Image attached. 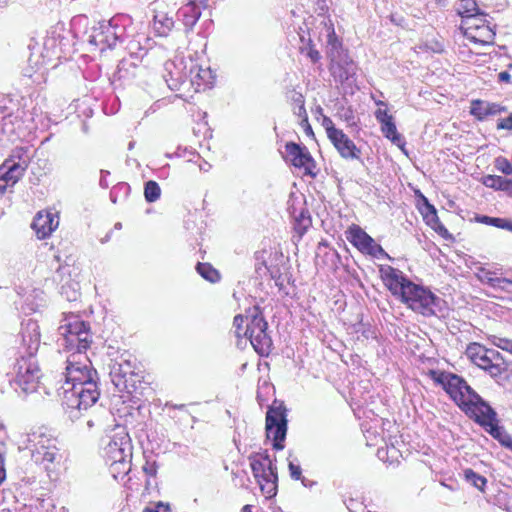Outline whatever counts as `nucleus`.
I'll use <instances>...</instances> for the list:
<instances>
[{
  "instance_id": "46",
  "label": "nucleus",
  "mask_w": 512,
  "mask_h": 512,
  "mask_svg": "<svg viewBox=\"0 0 512 512\" xmlns=\"http://www.w3.org/2000/svg\"><path fill=\"white\" fill-rule=\"evenodd\" d=\"M422 214L426 223L431 226L434 222H438L439 218L437 215L436 208L428 202L426 198H424V207L422 210Z\"/></svg>"
},
{
  "instance_id": "14",
  "label": "nucleus",
  "mask_w": 512,
  "mask_h": 512,
  "mask_svg": "<svg viewBox=\"0 0 512 512\" xmlns=\"http://www.w3.org/2000/svg\"><path fill=\"white\" fill-rule=\"evenodd\" d=\"M471 419L483 427L486 432L503 445L504 442L510 439V436L505 432L503 427L498 425L497 413L490 405L484 407L483 410Z\"/></svg>"
},
{
  "instance_id": "37",
  "label": "nucleus",
  "mask_w": 512,
  "mask_h": 512,
  "mask_svg": "<svg viewBox=\"0 0 512 512\" xmlns=\"http://www.w3.org/2000/svg\"><path fill=\"white\" fill-rule=\"evenodd\" d=\"M197 273L210 283H217L221 279V275L210 263L198 262L196 265Z\"/></svg>"
},
{
  "instance_id": "9",
  "label": "nucleus",
  "mask_w": 512,
  "mask_h": 512,
  "mask_svg": "<svg viewBox=\"0 0 512 512\" xmlns=\"http://www.w3.org/2000/svg\"><path fill=\"white\" fill-rule=\"evenodd\" d=\"M287 422L285 406L274 401L266 413V435L268 439H272V446L277 451L284 449Z\"/></svg>"
},
{
  "instance_id": "31",
  "label": "nucleus",
  "mask_w": 512,
  "mask_h": 512,
  "mask_svg": "<svg viewBox=\"0 0 512 512\" xmlns=\"http://www.w3.org/2000/svg\"><path fill=\"white\" fill-rule=\"evenodd\" d=\"M124 437L130 439L129 434L126 432L124 427H116L113 430V434L108 436L109 441L104 446V455L110 454V450L120 451L124 447Z\"/></svg>"
},
{
  "instance_id": "47",
  "label": "nucleus",
  "mask_w": 512,
  "mask_h": 512,
  "mask_svg": "<svg viewBox=\"0 0 512 512\" xmlns=\"http://www.w3.org/2000/svg\"><path fill=\"white\" fill-rule=\"evenodd\" d=\"M488 339L493 346L512 354V339L496 335H491Z\"/></svg>"
},
{
  "instance_id": "45",
  "label": "nucleus",
  "mask_w": 512,
  "mask_h": 512,
  "mask_svg": "<svg viewBox=\"0 0 512 512\" xmlns=\"http://www.w3.org/2000/svg\"><path fill=\"white\" fill-rule=\"evenodd\" d=\"M271 252L267 251L265 249L256 251L254 258H255V270L258 274L264 273L266 270V267L269 265L267 264V255L271 256Z\"/></svg>"
},
{
  "instance_id": "64",
  "label": "nucleus",
  "mask_w": 512,
  "mask_h": 512,
  "mask_svg": "<svg viewBox=\"0 0 512 512\" xmlns=\"http://www.w3.org/2000/svg\"><path fill=\"white\" fill-rule=\"evenodd\" d=\"M495 218L496 217H490V216L483 215V216L477 217V221L480 223L486 224V225L493 226L494 222H495Z\"/></svg>"
},
{
  "instance_id": "36",
  "label": "nucleus",
  "mask_w": 512,
  "mask_h": 512,
  "mask_svg": "<svg viewBox=\"0 0 512 512\" xmlns=\"http://www.w3.org/2000/svg\"><path fill=\"white\" fill-rule=\"evenodd\" d=\"M30 148L16 147L12 150V154L7 160H13L15 166H21L22 172H25L30 162Z\"/></svg>"
},
{
  "instance_id": "52",
  "label": "nucleus",
  "mask_w": 512,
  "mask_h": 512,
  "mask_svg": "<svg viewBox=\"0 0 512 512\" xmlns=\"http://www.w3.org/2000/svg\"><path fill=\"white\" fill-rule=\"evenodd\" d=\"M496 168L505 175H512V164L506 158H497Z\"/></svg>"
},
{
  "instance_id": "27",
  "label": "nucleus",
  "mask_w": 512,
  "mask_h": 512,
  "mask_svg": "<svg viewBox=\"0 0 512 512\" xmlns=\"http://www.w3.org/2000/svg\"><path fill=\"white\" fill-rule=\"evenodd\" d=\"M479 280L493 289H499L508 293H512V280L508 278H500L495 276V272L481 270Z\"/></svg>"
},
{
  "instance_id": "21",
  "label": "nucleus",
  "mask_w": 512,
  "mask_h": 512,
  "mask_svg": "<svg viewBox=\"0 0 512 512\" xmlns=\"http://www.w3.org/2000/svg\"><path fill=\"white\" fill-rule=\"evenodd\" d=\"M505 111V106L480 99L473 100L470 106V114L479 121H484L489 116H495Z\"/></svg>"
},
{
  "instance_id": "50",
  "label": "nucleus",
  "mask_w": 512,
  "mask_h": 512,
  "mask_svg": "<svg viewBox=\"0 0 512 512\" xmlns=\"http://www.w3.org/2000/svg\"><path fill=\"white\" fill-rule=\"evenodd\" d=\"M489 375L493 378L500 377L502 373L506 370L503 366V363H488L487 366L483 368Z\"/></svg>"
},
{
  "instance_id": "11",
  "label": "nucleus",
  "mask_w": 512,
  "mask_h": 512,
  "mask_svg": "<svg viewBox=\"0 0 512 512\" xmlns=\"http://www.w3.org/2000/svg\"><path fill=\"white\" fill-rule=\"evenodd\" d=\"M194 67V59L179 57L173 61H167L164 65L163 78L168 87L177 91L182 87H188L189 71Z\"/></svg>"
},
{
  "instance_id": "63",
  "label": "nucleus",
  "mask_w": 512,
  "mask_h": 512,
  "mask_svg": "<svg viewBox=\"0 0 512 512\" xmlns=\"http://www.w3.org/2000/svg\"><path fill=\"white\" fill-rule=\"evenodd\" d=\"M88 429H92L95 426H101L102 420L100 417L89 418L86 422Z\"/></svg>"
},
{
  "instance_id": "19",
  "label": "nucleus",
  "mask_w": 512,
  "mask_h": 512,
  "mask_svg": "<svg viewBox=\"0 0 512 512\" xmlns=\"http://www.w3.org/2000/svg\"><path fill=\"white\" fill-rule=\"evenodd\" d=\"M329 140L342 158L347 160L360 158V149L342 130L338 131Z\"/></svg>"
},
{
  "instance_id": "24",
  "label": "nucleus",
  "mask_w": 512,
  "mask_h": 512,
  "mask_svg": "<svg viewBox=\"0 0 512 512\" xmlns=\"http://www.w3.org/2000/svg\"><path fill=\"white\" fill-rule=\"evenodd\" d=\"M474 30V33L473 27H468L466 30L465 35L469 40L482 45L493 44L496 34L488 24L476 25Z\"/></svg>"
},
{
  "instance_id": "41",
  "label": "nucleus",
  "mask_w": 512,
  "mask_h": 512,
  "mask_svg": "<svg viewBox=\"0 0 512 512\" xmlns=\"http://www.w3.org/2000/svg\"><path fill=\"white\" fill-rule=\"evenodd\" d=\"M463 475H464V479L470 483L471 485H473L475 488L479 489L480 491H484V487L487 483V479L476 473L474 470H472L471 468H467L463 471Z\"/></svg>"
},
{
  "instance_id": "12",
  "label": "nucleus",
  "mask_w": 512,
  "mask_h": 512,
  "mask_svg": "<svg viewBox=\"0 0 512 512\" xmlns=\"http://www.w3.org/2000/svg\"><path fill=\"white\" fill-rule=\"evenodd\" d=\"M109 368V376L116 389L119 392L125 391L132 394L136 389L134 378L138 377V374L134 371L133 363L129 359L121 357L120 360L112 361Z\"/></svg>"
},
{
  "instance_id": "58",
  "label": "nucleus",
  "mask_w": 512,
  "mask_h": 512,
  "mask_svg": "<svg viewBox=\"0 0 512 512\" xmlns=\"http://www.w3.org/2000/svg\"><path fill=\"white\" fill-rule=\"evenodd\" d=\"M245 319L242 315H236L233 320V327L235 329V333L237 337L241 336V331L243 330Z\"/></svg>"
},
{
  "instance_id": "20",
  "label": "nucleus",
  "mask_w": 512,
  "mask_h": 512,
  "mask_svg": "<svg viewBox=\"0 0 512 512\" xmlns=\"http://www.w3.org/2000/svg\"><path fill=\"white\" fill-rule=\"evenodd\" d=\"M23 175L21 166H15L13 160H5L0 166V197L8 187H13Z\"/></svg>"
},
{
  "instance_id": "23",
  "label": "nucleus",
  "mask_w": 512,
  "mask_h": 512,
  "mask_svg": "<svg viewBox=\"0 0 512 512\" xmlns=\"http://www.w3.org/2000/svg\"><path fill=\"white\" fill-rule=\"evenodd\" d=\"M201 14V8L199 5H196V0H191L186 5L182 6L177 12V16L179 20L182 21L186 31L193 29L201 17Z\"/></svg>"
},
{
  "instance_id": "13",
  "label": "nucleus",
  "mask_w": 512,
  "mask_h": 512,
  "mask_svg": "<svg viewBox=\"0 0 512 512\" xmlns=\"http://www.w3.org/2000/svg\"><path fill=\"white\" fill-rule=\"evenodd\" d=\"M348 233L349 236H347V239L362 253L377 259L389 258L382 246L376 243L375 240L359 226L353 225L349 228Z\"/></svg>"
},
{
  "instance_id": "57",
  "label": "nucleus",
  "mask_w": 512,
  "mask_h": 512,
  "mask_svg": "<svg viewBox=\"0 0 512 512\" xmlns=\"http://www.w3.org/2000/svg\"><path fill=\"white\" fill-rule=\"evenodd\" d=\"M288 468L292 479L300 480L302 478V469L299 465L289 462Z\"/></svg>"
},
{
  "instance_id": "43",
  "label": "nucleus",
  "mask_w": 512,
  "mask_h": 512,
  "mask_svg": "<svg viewBox=\"0 0 512 512\" xmlns=\"http://www.w3.org/2000/svg\"><path fill=\"white\" fill-rule=\"evenodd\" d=\"M342 62L346 64V67H344L341 62L336 63L338 66V71H333V75L337 81L340 83H344L349 80V78L353 75V68L349 66V63L346 61V59H343Z\"/></svg>"
},
{
  "instance_id": "34",
  "label": "nucleus",
  "mask_w": 512,
  "mask_h": 512,
  "mask_svg": "<svg viewBox=\"0 0 512 512\" xmlns=\"http://www.w3.org/2000/svg\"><path fill=\"white\" fill-rule=\"evenodd\" d=\"M174 26V20L166 13H157L154 16L153 27L159 36H167Z\"/></svg>"
},
{
  "instance_id": "22",
  "label": "nucleus",
  "mask_w": 512,
  "mask_h": 512,
  "mask_svg": "<svg viewBox=\"0 0 512 512\" xmlns=\"http://www.w3.org/2000/svg\"><path fill=\"white\" fill-rule=\"evenodd\" d=\"M189 71L188 87H193L196 91L200 90L202 86H210L213 84V73L210 68H202L194 60V67Z\"/></svg>"
},
{
  "instance_id": "30",
  "label": "nucleus",
  "mask_w": 512,
  "mask_h": 512,
  "mask_svg": "<svg viewBox=\"0 0 512 512\" xmlns=\"http://www.w3.org/2000/svg\"><path fill=\"white\" fill-rule=\"evenodd\" d=\"M328 40H327V54L330 58L331 62L339 63L342 62L344 58H346V54H344V50L342 48L341 41L337 38L334 28L330 27L328 31Z\"/></svg>"
},
{
  "instance_id": "49",
  "label": "nucleus",
  "mask_w": 512,
  "mask_h": 512,
  "mask_svg": "<svg viewBox=\"0 0 512 512\" xmlns=\"http://www.w3.org/2000/svg\"><path fill=\"white\" fill-rule=\"evenodd\" d=\"M321 125L325 129L328 139L333 137L338 131L341 130L336 128L331 118L326 115H322Z\"/></svg>"
},
{
  "instance_id": "53",
  "label": "nucleus",
  "mask_w": 512,
  "mask_h": 512,
  "mask_svg": "<svg viewBox=\"0 0 512 512\" xmlns=\"http://www.w3.org/2000/svg\"><path fill=\"white\" fill-rule=\"evenodd\" d=\"M311 224V219L309 216H305L303 213H301L300 218L297 219V224L295 229L300 233H304L306 229Z\"/></svg>"
},
{
  "instance_id": "10",
  "label": "nucleus",
  "mask_w": 512,
  "mask_h": 512,
  "mask_svg": "<svg viewBox=\"0 0 512 512\" xmlns=\"http://www.w3.org/2000/svg\"><path fill=\"white\" fill-rule=\"evenodd\" d=\"M16 342L18 343V357L25 355L26 357L36 358L41 344V333L38 322L31 318L23 319Z\"/></svg>"
},
{
  "instance_id": "6",
  "label": "nucleus",
  "mask_w": 512,
  "mask_h": 512,
  "mask_svg": "<svg viewBox=\"0 0 512 512\" xmlns=\"http://www.w3.org/2000/svg\"><path fill=\"white\" fill-rule=\"evenodd\" d=\"M62 336L58 340L59 346L72 353H84L90 347L92 335L90 326L78 316H71L59 327Z\"/></svg>"
},
{
  "instance_id": "54",
  "label": "nucleus",
  "mask_w": 512,
  "mask_h": 512,
  "mask_svg": "<svg viewBox=\"0 0 512 512\" xmlns=\"http://www.w3.org/2000/svg\"><path fill=\"white\" fill-rule=\"evenodd\" d=\"M493 227H497L512 232V221L506 218L496 217Z\"/></svg>"
},
{
  "instance_id": "40",
  "label": "nucleus",
  "mask_w": 512,
  "mask_h": 512,
  "mask_svg": "<svg viewBox=\"0 0 512 512\" xmlns=\"http://www.w3.org/2000/svg\"><path fill=\"white\" fill-rule=\"evenodd\" d=\"M64 40V37L48 36L43 43L44 49L47 53L51 52L52 55L60 58L62 56V45Z\"/></svg>"
},
{
  "instance_id": "35",
  "label": "nucleus",
  "mask_w": 512,
  "mask_h": 512,
  "mask_svg": "<svg viewBox=\"0 0 512 512\" xmlns=\"http://www.w3.org/2000/svg\"><path fill=\"white\" fill-rule=\"evenodd\" d=\"M124 447H122V450L116 451V450H110V454L104 455L106 458L107 463H116L120 461H125L126 459H132V444L131 439H126L124 437Z\"/></svg>"
},
{
  "instance_id": "8",
  "label": "nucleus",
  "mask_w": 512,
  "mask_h": 512,
  "mask_svg": "<svg viewBox=\"0 0 512 512\" xmlns=\"http://www.w3.org/2000/svg\"><path fill=\"white\" fill-rule=\"evenodd\" d=\"M24 443L25 449L31 453L32 460L36 464L43 465L47 470L60 458L57 440L40 430L29 433Z\"/></svg>"
},
{
  "instance_id": "1",
  "label": "nucleus",
  "mask_w": 512,
  "mask_h": 512,
  "mask_svg": "<svg viewBox=\"0 0 512 512\" xmlns=\"http://www.w3.org/2000/svg\"><path fill=\"white\" fill-rule=\"evenodd\" d=\"M63 407L74 421L98 401V373L84 353H70L66 359Z\"/></svg>"
},
{
  "instance_id": "3",
  "label": "nucleus",
  "mask_w": 512,
  "mask_h": 512,
  "mask_svg": "<svg viewBox=\"0 0 512 512\" xmlns=\"http://www.w3.org/2000/svg\"><path fill=\"white\" fill-rule=\"evenodd\" d=\"M431 375L470 419L489 405L463 377L450 372L437 373L435 371H431Z\"/></svg>"
},
{
  "instance_id": "33",
  "label": "nucleus",
  "mask_w": 512,
  "mask_h": 512,
  "mask_svg": "<svg viewBox=\"0 0 512 512\" xmlns=\"http://www.w3.org/2000/svg\"><path fill=\"white\" fill-rule=\"evenodd\" d=\"M457 12L462 18H474L476 21L478 16H486L480 12L475 0H459Z\"/></svg>"
},
{
  "instance_id": "25",
  "label": "nucleus",
  "mask_w": 512,
  "mask_h": 512,
  "mask_svg": "<svg viewBox=\"0 0 512 512\" xmlns=\"http://www.w3.org/2000/svg\"><path fill=\"white\" fill-rule=\"evenodd\" d=\"M255 351L261 356H267L271 352L272 339L267 333V329L257 330L246 336Z\"/></svg>"
},
{
  "instance_id": "15",
  "label": "nucleus",
  "mask_w": 512,
  "mask_h": 512,
  "mask_svg": "<svg viewBox=\"0 0 512 512\" xmlns=\"http://www.w3.org/2000/svg\"><path fill=\"white\" fill-rule=\"evenodd\" d=\"M284 159L297 168H304L305 174L315 176L312 171L314 160L305 146H301L295 142H287L285 145Z\"/></svg>"
},
{
  "instance_id": "18",
  "label": "nucleus",
  "mask_w": 512,
  "mask_h": 512,
  "mask_svg": "<svg viewBox=\"0 0 512 512\" xmlns=\"http://www.w3.org/2000/svg\"><path fill=\"white\" fill-rule=\"evenodd\" d=\"M58 225V215L50 211L38 212L32 222V228L39 239L49 237Z\"/></svg>"
},
{
  "instance_id": "26",
  "label": "nucleus",
  "mask_w": 512,
  "mask_h": 512,
  "mask_svg": "<svg viewBox=\"0 0 512 512\" xmlns=\"http://www.w3.org/2000/svg\"><path fill=\"white\" fill-rule=\"evenodd\" d=\"M246 319L248 322L244 331V336L249 334L253 335V332L257 331L258 329L262 330L268 328V323L263 316L262 310L257 305L248 309Z\"/></svg>"
},
{
  "instance_id": "48",
  "label": "nucleus",
  "mask_w": 512,
  "mask_h": 512,
  "mask_svg": "<svg viewBox=\"0 0 512 512\" xmlns=\"http://www.w3.org/2000/svg\"><path fill=\"white\" fill-rule=\"evenodd\" d=\"M232 480L234 485L237 487H247L249 477L245 470L237 469L232 471Z\"/></svg>"
},
{
  "instance_id": "4",
  "label": "nucleus",
  "mask_w": 512,
  "mask_h": 512,
  "mask_svg": "<svg viewBox=\"0 0 512 512\" xmlns=\"http://www.w3.org/2000/svg\"><path fill=\"white\" fill-rule=\"evenodd\" d=\"M10 385L20 396H27L37 391L42 372L34 357H17L10 372Z\"/></svg>"
},
{
  "instance_id": "39",
  "label": "nucleus",
  "mask_w": 512,
  "mask_h": 512,
  "mask_svg": "<svg viewBox=\"0 0 512 512\" xmlns=\"http://www.w3.org/2000/svg\"><path fill=\"white\" fill-rule=\"evenodd\" d=\"M109 471L114 479H124L125 476L131 471V459L125 461L109 463Z\"/></svg>"
},
{
  "instance_id": "56",
  "label": "nucleus",
  "mask_w": 512,
  "mask_h": 512,
  "mask_svg": "<svg viewBox=\"0 0 512 512\" xmlns=\"http://www.w3.org/2000/svg\"><path fill=\"white\" fill-rule=\"evenodd\" d=\"M431 227L437 232L440 236H442L445 239L451 238V234L448 232L446 227L438 220V222H434Z\"/></svg>"
},
{
  "instance_id": "17",
  "label": "nucleus",
  "mask_w": 512,
  "mask_h": 512,
  "mask_svg": "<svg viewBox=\"0 0 512 512\" xmlns=\"http://www.w3.org/2000/svg\"><path fill=\"white\" fill-rule=\"evenodd\" d=\"M375 118L381 125V132L383 135L405 152V139L400 133H398L392 115L388 114L386 109H378L375 112Z\"/></svg>"
},
{
  "instance_id": "28",
  "label": "nucleus",
  "mask_w": 512,
  "mask_h": 512,
  "mask_svg": "<svg viewBox=\"0 0 512 512\" xmlns=\"http://www.w3.org/2000/svg\"><path fill=\"white\" fill-rule=\"evenodd\" d=\"M467 357L479 368L483 369L488 363L491 362L489 358V349L483 345L473 342L470 343L466 348Z\"/></svg>"
},
{
  "instance_id": "61",
  "label": "nucleus",
  "mask_w": 512,
  "mask_h": 512,
  "mask_svg": "<svg viewBox=\"0 0 512 512\" xmlns=\"http://www.w3.org/2000/svg\"><path fill=\"white\" fill-rule=\"evenodd\" d=\"M110 175V172L107 171V170H101L100 171V180H99V185L102 187V188H108L109 187V183H108V180H107V177Z\"/></svg>"
},
{
  "instance_id": "59",
  "label": "nucleus",
  "mask_w": 512,
  "mask_h": 512,
  "mask_svg": "<svg viewBox=\"0 0 512 512\" xmlns=\"http://www.w3.org/2000/svg\"><path fill=\"white\" fill-rule=\"evenodd\" d=\"M269 273L270 277L275 280L277 278H281L282 273L280 272V269L276 266L269 265L266 267V270L264 273Z\"/></svg>"
},
{
  "instance_id": "7",
  "label": "nucleus",
  "mask_w": 512,
  "mask_h": 512,
  "mask_svg": "<svg viewBox=\"0 0 512 512\" xmlns=\"http://www.w3.org/2000/svg\"><path fill=\"white\" fill-rule=\"evenodd\" d=\"M254 478L266 498L277 494L278 474L275 459H271L267 450L252 453L248 457Z\"/></svg>"
},
{
  "instance_id": "2",
  "label": "nucleus",
  "mask_w": 512,
  "mask_h": 512,
  "mask_svg": "<svg viewBox=\"0 0 512 512\" xmlns=\"http://www.w3.org/2000/svg\"><path fill=\"white\" fill-rule=\"evenodd\" d=\"M379 272L390 293L413 311L432 316L442 310L444 301L428 288L411 281L403 271L385 265L380 267Z\"/></svg>"
},
{
  "instance_id": "55",
  "label": "nucleus",
  "mask_w": 512,
  "mask_h": 512,
  "mask_svg": "<svg viewBox=\"0 0 512 512\" xmlns=\"http://www.w3.org/2000/svg\"><path fill=\"white\" fill-rule=\"evenodd\" d=\"M498 130H512V112L506 117L498 120Z\"/></svg>"
},
{
  "instance_id": "42",
  "label": "nucleus",
  "mask_w": 512,
  "mask_h": 512,
  "mask_svg": "<svg viewBox=\"0 0 512 512\" xmlns=\"http://www.w3.org/2000/svg\"><path fill=\"white\" fill-rule=\"evenodd\" d=\"M161 188L156 181L149 180L144 185V197L148 203H153L160 198Z\"/></svg>"
},
{
  "instance_id": "60",
  "label": "nucleus",
  "mask_w": 512,
  "mask_h": 512,
  "mask_svg": "<svg viewBox=\"0 0 512 512\" xmlns=\"http://www.w3.org/2000/svg\"><path fill=\"white\" fill-rule=\"evenodd\" d=\"M143 512H169V506L159 502L154 508H146Z\"/></svg>"
},
{
  "instance_id": "62",
  "label": "nucleus",
  "mask_w": 512,
  "mask_h": 512,
  "mask_svg": "<svg viewBox=\"0 0 512 512\" xmlns=\"http://www.w3.org/2000/svg\"><path fill=\"white\" fill-rule=\"evenodd\" d=\"M489 358L491 359V363H502L503 361L502 355L493 349H489Z\"/></svg>"
},
{
  "instance_id": "32",
  "label": "nucleus",
  "mask_w": 512,
  "mask_h": 512,
  "mask_svg": "<svg viewBox=\"0 0 512 512\" xmlns=\"http://www.w3.org/2000/svg\"><path fill=\"white\" fill-rule=\"evenodd\" d=\"M482 183L494 190L512 192V179L498 175H486L482 178Z\"/></svg>"
},
{
  "instance_id": "16",
  "label": "nucleus",
  "mask_w": 512,
  "mask_h": 512,
  "mask_svg": "<svg viewBox=\"0 0 512 512\" xmlns=\"http://www.w3.org/2000/svg\"><path fill=\"white\" fill-rule=\"evenodd\" d=\"M53 281L62 283L60 294L67 301L72 302L79 298V283L70 278V267L68 265H59L53 276Z\"/></svg>"
},
{
  "instance_id": "5",
  "label": "nucleus",
  "mask_w": 512,
  "mask_h": 512,
  "mask_svg": "<svg viewBox=\"0 0 512 512\" xmlns=\"http://www.w3.org/2000/svg\"><path fill=\"white\" fill-rule=\"evenodd\" d=\"M128 24H130L128 15L117 14L109 21H103L94 27L89 35L88 42L98 47L101 52L107 48L112 49L127 37L126 28Z\"/></svg>"
},
{
  "instance_id": "44",
  "label": "nucleus",
  "mask_w": 512,
  "mask_h": 512,
  "mask_svg": "<svg viewBox=\"0 0 512 512\" xmlns=\"http://www.w3.org/2000/svg\"><path fill=\"white\" fill-rule=\"evenodd\" d=\"M19 129L20 126H18V128L14 127L11 116L5 117L3 119L2 130L7 135V139L9 141H15L16 139L20 138L21 135L18 131Z\"/></svg>"
},
{
  "instance_id": "29",
  "label": "nucleus",
  "mask_w": 512,
  "mask_h": 512,
  "mask_svg": "<svg viewBox=\"0 0 512 512\" xmlns=\"http://www.w3.org/2000/svg\"><path fill=\"white\" fill-rule=\"evenodd\" d=\"M138 65L131 55L129 58H124L119 61L117 70L113 75L114 80L130 81L137 75Z\"/></svg>"
},
{
  "instance_id": "51",
  "label": "nucleus",
  "mask_w": 512,
  "mask_h": 512,
  "mask_svg": "<svg viewBox=\"0 0 512 512\" xmlns=\"http://www.w3.org/2000/svg\"><path fill=\"white\" fill-rule=\"evenodd\" d=\"M142 470L146 476L155 477L158 471V464L155 460L147 458Z\"/></svg>"
},
{
  "instance_id": "38",
  "label": "nucleus",
  "mask_w": 512,
  "mask_h": 512,
  "mask_svg": "<svg viewBox=\"0 0 512 512\" xmlns=\"http://www.w3.org/2000/svg\"><path fill=\"white\" fill-rule=\"evenodd\" d=\"M291 101H292V105H293V113L299 117L300 119H302V122L304 123H307V112H306V109H305V98L304 96L293 90L291 92Z\"/></svg>"
}]
</instances>
